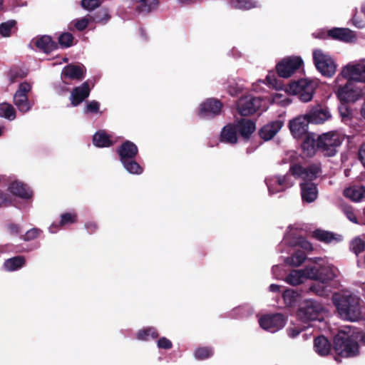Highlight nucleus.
Instances as JSON below:
<instances>
[{
    "mask_svg": "<svg viewBox=\"0 0 365 365\" xmlns=\"http://www.w3.org/2000/svg\"><path fill=\"white\" fill-rule=\"evenodd\" d=\"M365 65L349 63L334 81V89L340 102L351 103L365 96Z\"/></svg>",
    "mask_w": 365,
    "mask_h": 365,
    "instance_id": "1",
    "label": "nucleus"
},
{
    "mask_svg": "<svg viewBox=\"0 0 365 365\" xmlns=\"http://www.w3.org/2000/svg\"><path fill=\"white\" fill-rule=\"evenodd\" d=\"M361 299L354 294H335L333 302L341 317L345 320L357 321L361 317Z\"/></svg>",
    "mask_w": 365,
    "mask_h": 365,
    "instance_id": "2",
    "label": "nucleus"
},
{
    "mask_svg": "<svg viewBox=\"0 0 365 365\" xmlns=\"http://www.w3.org/2000/svg\"><path fill=\"white\" fill-rule=\"evenodd\" d=\"M334 350L336 354L334 359L338 362L341 357H354L359 353V343L353 335L340 331L334 338Z\"/></svg>",
    "mask_w": 365,
    "mask_h": 365,
    "instance_id": "3",
    "label": "nucleus"
},
{
    "mask_svg": "<svg viewBox=\"0 0 365 365\" xmlns=\"http://www.w3.org/2000/svg\"><path fill=\"white\" fill-rule=\"evenodd\" d=\"M317 83L307 78H301L288 84L286 91L292 94L298 95L299 100L307 103L310 101L314 94Z\"/></svg>",
    "mask_w": 365,
    "mask_h": 365,
    "instance_id": "4",
    "label": "nucleus"
},
{
    "mask_svg": "<svg viewBox=\"0 0 365 365\" xmlns=\"http://www.w3.org/2000/svg\"><path fill=\"white\" fill-rule=\"evenodd\" d=\"M343 141V138L336 131H330L317 136L318 149L324 155L332 157L336 155V148Z\"/></svg>",
    "mask_w": 365,
    "mask_h": 365,
    "instance_id": "5",
    "label": "nucleus"
},
{
    "mask_svg": "<svg viewBox=\"0 0 365 365\" xmlns=\"http://www.w3.org/2000/svg\"><path fill=\"white\" fill-rule=\"evenodd\" d=\"M313 61L317 70L324 77L331 78L334 76L337 64L332 57L321 49L313 51Z\"/></svg>",
    "mask_w": 365,
    "mask_h": 365,
    "instance_id": "6",
    "label": "nucleus"
},
{
    "mask_svg": "<svg viewBox=\"0 0 365 365\" xmlns=\"http://www.w3.org/2000/svg\"><path fill=\"white\" fill-rule=\"evenodd\" d=\"M304 64V61L300 56H290L283 58L275 66L277 75L284 78L291 77L297 72Z\"/></svg>",
    "mask_w": 365,
    "mask_h": 365,
    "instance_id": "7",
    "label": "nucleus"
},
{
    "mask_svg": "<svg viewBox=\"0 0 365 365\" xmlns=\"http://www.w3.org/2000/svg\"><path fill=\"white\" fill-rule=\"evenodd\" d=\"M308 278L322 284L332 281L336 277V269L329 265L307 266Z\"/></svg>",
    "mask_w": 365,
    "mask_h": 365,
    "instance_id": "8",
    "label": "nucleus"
},
{
    "mask_svg": "<svg viewBox=\"0 0 365 365\" xmlns=\"http://www.w3.org/2000/svg\"><path fill=\"white\" fill-rule=\"evenodd\" d=\"M322 310V307L319 303L308 299L300 304L297 315L301 321L307 322L317 319Z\"/></svg>",
    "mask_w": 365,
    "mask_h": 365,
    "instance_id": "9",
    "label": "nucleus"
},
{
    "mask_svg": "<svg viewBox=\"0 0 365 365\" xmlns=\"http://www.w3.org/2000/svg\"><path fill=\"white\" fill-rule=\"evenodd\" d=\"M259 324L263 329L274 333L284 327L286 318L280 313L267 314L259 318Z\"/></svg>",
    "mask_w": 365,
    "mask_h": 365,
    "instance_id": "10",
    "label": "nucleus"
},
{
    "mask_svg": "<svg viewBox=\"0 0 365 365\" xmlns=\"http://www.w3.org/2000/svg\"><path fill=\"white\" fill-rule=\"evenodd\" d=\"M31 89V86L29 83H21L14 95V103L21 113H25L31 108V104L28 98V93Z\"/></svg>",
    "mask_w": 365,
    "mask_h": 365,
    "instance_id": "11",
    "label": "nucleus"
},
{
    "mask_svg": "<svg viewBox=\"0 0 365 365\" xmlns=\"http://www.w3.org/2000/svg\"><path fill=\"white\" fill-rule=\"evenodd\" d=\"M222 103L217 98H207L203 101L199 108L198 115L202 118H213L220 115Z\"/></svg>",
    "mask_w": 365,
    "mask_h": 365,
    "instance_id": "12",
    "label": "nucleus"
},
{
    "mask_svg": "<svg viewBox=\"0 0 365 365\" xmlns=\"http://www.w3.org/2000/svg\"><path fill=\"white\" fill-rule=\"evenodd\" d=\"M262 100L259 97L245 96L240 98L237 101V110L242 116H247L254 114L261 107Z\"/></svg>",
    "mask_w": 365,
    "mask_h": 365,
    "instance_id": "13",
    "label": "nucleus"
},
{
    "mask_svg": "<svg viewBox=\"0 0 365 365\" xmlns=\"http://www.w3.org/2000/svg\"><path fill=\"white\" fill-rule=\"evenodd\" d=\"M311 123L307 115H299L289 122V128L292 135L295 139H301L304 135L309 133V124Z\"/></svg>",
    "mask_w": 365,
    "mask_h": 365,
    "instance_id": "14",
    "label": "nucleus"
},
{
    "mask_svg": "<svg viewBox=\"0 0 365 365\" xmlns=\"http://www.w3.org/2000/svg\"><path fill=\"white\" fill-rule=\"evenodd\" d=\"M290 171L293 175L307 180V182H311L317 178L322 170L320 166L317 164H312L307 168L299 164H294L291 166Z\"/></svg>",
    "mask_w": 365,
    "mask_h": 365,
    "instance_id": "15",
    "label": "nucleus"
},
{
    "mask_svg": "<svg viewBox=\"0 0 365 365\" xmlns=\"http://www.w3.org/2000/svg\"><path fill=\"white\" fill-rule=\"evenodd\" d=\"M319 38H329L344 42H351L355 36L351 30L347 28H333L329 29L326 34L322 32L319 34Z\"/></svg>",
    "mask_w": 365,
    "mask_h": 365,
    "instance_id": "16",
    "label": "nucleus"
},
{
    "mask_svg": "<svg viewBox=\"0 0 365 365\" xmlns=\"http://www.w3.org/2000/svg\"><path fill=\"white\" fill-rule=\"evenodd\" d=\"M86 73V69L83 65L70 63L63 68L61 78L65 83H67L66 79L81 81L85 78Z\"/></svg>",
    "mask_w": 365,
    "mask_h": 365,
    "instance_id": "17",
    "label": "nucleus"
},
{
    "mask_svg": "<svg viewBox=\"0 0 365 365\" xmlns=\"http://www.w3.org/2000/svg\"><path fill=\"white\" fill-rule=\"evenodd\" d=\"M311 123L320 124L331 118L329 108L325 106H317L306 113Z\"/></svg>",
    "mask_w": 365,
    "mask_h": 365,
    "instance_id": "18",
    "label": "nucleus"
},
{
    "mask_svg": "<svg viewBox=\"0 0 365 365\" xmlns=\"http://www.w3.org/2000/svg\"><path fill=\"white\" fill-rule=\"evenodd\" d=\"M91 92L89 83L87 81L83 82L81 86L75 87L71 94V103L73 106L80 105L86 98H87Z\"/></svg>",
    "mask_w": 365,
    "mask_h": 365,
    "instance_id": "19",
    "label": "nucleus"
},
{
    "mask_svg": "<svg viewBox=\"0 0 365 365\" xmlns=\"http://www.w3.org/2000/svg\"><path fill=\"white\" fill-rule=\"evenodd\" d=\"M284 123L281 120H276L262 126L258 131L259 137L264 140H269L280 130Z\"/></svg>",
    "mask_w": 365,
    "mask_h": 365,
    "instance_id": "20",
    "label": "nucleus"
},
{
    "mask_svg": "<svg viewBox=\"0 0 365 365\" xmlns=\"http://www.w3.org/2000/svg\"><path fill=\"white\" fill-rule=\"evenodd\" d=\"M314 133H309L303 136L301 148L307 157H313L318 149L317 138Z\"/></svg>",
    "mask_w": 365,
    "mask_h": 365,
    "instance_id": "21",
    "label": "nucleus"
},
{
    "mask_svg": "<svg viewBox=\"0 0 365 365\" xmlns=\"http://www.w3.org/2000/svg\"><path fill=\"white\" fill-rule=\"evenodd\" d=\"M116 153L118 154L121 162L131 158H135L138 154V148L134 143L127 140L118 147Z\"/></svg>",
    "mask_w": 365,
    "mask_h": 365,
    "instance_id": "22",
    "label": "nucleus"
},
{
    "mask_svg": "<svg viewBox=\"0 0 365 365\" xmlns=\"http://www.w3.org/2000/svg\"><path fill=\"white\" fill-rule=\"evenodd\" d=\"M9 192L15 196L24 200H29L33 197V192L30 187L19 181H14L9 186Z\"/></svg>",
    "mask_w": 365,
    "mask_h": 365,
    "instance_id": "23",
    "label": "nucleus"
},
{
    "mask_svg": "<svg viewBox=\"0 0 365 365\" xmlns=\"http://www.w3.org/2000/svg\"><path fill=\"white\" fill-rule=\"evenodd\" d=\"M237 127L235 123H229L223 127L220 135V140L222 143L235 144L237 143Z\"/></svg>",
    "mask_w": 365,
    "mask_h": 365,
    "instance_id": "24",
    "label": "nucleus"
},
{
    "mask_svg": "<svg viewBox=\"0 0 365 365\" xmlns=\"http://www.w3.org/2000/svg\"><path fill=\"white\" fill-rule=\"evenodd\" d=\"M301 195L303 201L312 202L318 195L317 185L312 182H305L300 183Z\"/></svg>",
    "mask_w": 365,
    "mask_h": 365,
    "instance_id": "25",
    "label": "nucleus"
},
{
    "mask_svg": "<svg viewBox=\"0 0 365 365\" xmlns=\"http://www.w3.org/2000/svg\"><path fill=\"white\" fill-rule=\"evenodd\" d=\"M240 135L246 140H249L255 131V123L251 120L242 118L236 123Z\"/></svg>",
    "mask_w": 365,
    "mask_h": 365,
    "instance_id": "26",
    "label": "nucleus"
},
{
    "mask_svg": "<svg viewBox=\"0 0 365 365\" xmlns=\"http://www.w3.org/2000/svg\"><path fill=\"white\" fill-rule=\"evenodd\" d=\"M331 342L323 335L316 337L314 340V349L322 356L328 355L331 350Z\"/></svg>",
    "mask_w": 365,
    "mask_h": 365,
    "instance_id": "27",
    "label": "nucleus"
},
{
    "mask_svg": "<svg viewBox=\"0 0 365 365\" xmlns=\"http://www.w3.org/2000/svg\"><path fill=\"white\" fill-rule=\"evenodd\" d=\"M36 46L41 51L46 53L58 49V43L53 41L50 36L44 35L38 38L35 42Z\"/></svg>",
    "mask_w": 365,
    "mask_h": 365,
    "instance_id": "28",
    "label": "nucleus"
},
{
    "mask_svg": "<svg viewBox=\"0 0 365 365\" xmlns=\"http://www.w3.org/2000/svg\"><path fill=\"white\" fill-rule=\"evenodd\" d=\"M93 143L98 148H108L114 144L110 135L104 130L97 131L93 136Z\"/></svg>",
    "mask_w": 365,
    "mask_h": 365,
    "instance_id": "29",
    "label": "nucleus"
},
{
    "mask_svg": "<svg viewBox=\"0 0 365 365\" xmlns=\"http://www.w3.org/2000/svg\"><path fill=\"white\" fill-rule=\"evenodd\" d=\"M267 184L270 194L284 191L289 186L287 182V178L285 175L277 176Z\"/></svg>",
    "mask_w": 365,
    "mask_h": 365,
    "instance_id": "30",
    "label": "nucleus"
},
{
    "mask_svg": "<svg viewBox=\"0 0 365 365\" xmlns=\"http://www.w3.org/2000/svg\"><path fill=\"white\" fill-rule=\"evenodd\" d=\"M306 279H309L307 267L304 269L291 271L286 277V282L292 286H296L303 283Z\"/></svg>",
    "mask_w": 365,
    "mask_h": 365,
    "instance_id": "31",
    "label": "nucleus"
},
{
    "mask_svg": "<svg viewBox=\"0 0 365 365\" xmlns=\"http://www.w3.org/2000/svg\"><path fill=\"white\" fill-rule=\"evenodd\" d=\"M344 195L354 202H359L365 198V187L353 186L344 190Z\"/></svg>",
    "mask_w": 365,
    "mask_h": 365,
    "instance_id": "32",
    "label": "nucleus"
},
{
    "mask_svg": "<svg viewBox=\"0 0 365 365\" xmlns=\"http://www.w3.org/2000/svg\"><path fill=\"white\" fill-rule=\"evenodd\" d=\"M78 216L75 212H64L61 215V220L58 225L52 224L49 227L51 232H56L58 227H63L66 225L73 224L77 222Z\"/></svg>",
    "mask_w": 365,
    "mask_h": 365,
    "instance_id": "33",
    "label": "nucleus"
},
{
    "mask_svg": "<svg viewBox=\"0 0 365 365\" xmlns=\"http://www.w3.org/2000/svg\"><path fill=\"white\" fill-rule=\"evenodd\" d=\"M26 264V258L24 256L18 255L6 259L4 267L6 271L13 272L23 267Z\"/></svg>",
    "mask_w": 365,
    "mask_h": 365,
    "instance_id": "34",
    "label": "nucleus"
},
{
    "mask_svg": "<svg viewBox=\"0 0 365 365\" xmlns=\"http://www.w3.org/2000/svg\"><path fill=\"white\" fill-rule=\"evenodd\" d=\"M307 255L304 251L297 250L292 256L287 257L285 262L291 266L299 267L306 259Z\"/></svg>",
    "mask_w": 365,
    "mask_h": 365,
    "instance_id": "35",
    "label": "nucleus"
},
{
    "mask_svg": "<svg viewBox=\"0 0 365 365\" xmlns=\"http://www.w3.org/2000/svg\"><path fill=\"white\" fill-rule=\"evenodd\" d=\"M16 116V110L11 104L6 102L0 103V117L12 120Z\"/></svg>",
    "mask_w": 365,
    "mask_h": 365,
    "instance_id": "36",
    "label": "nucleus"
},
{
    "mask_svg": "<svg viewBox=\"0 0 365 365\" xmlns=\"http://www.w3.org/2000/svg\"><path fill=\"white\" fill-rule=\"evenodd\" d=\"M159 334L154 327H148L140 329L137 333V339L142 341H148L150 339H155Z\"/></svg>",
    "mask_w": 365,
    "mask_h": 365,
    "instance_id": "37",
    "label": "nucleus"
},
{
    "mask_svg": "<svg viewBox=\"0 0 365 365\" xmlns=\"http://www.w3.org/2000/svg\"><path fill=\"white\" fill-rule=\"evenodd\" d=\"M124 168L131 174L139 175L143 171V168L135 160V158L121 161Z\"/></svg>",
    "mask_w": 365,
    "mask_h": 365,
    "instance_id": "38",
    "label": "nucleus"
},
{
    "mask_svg": "<svg viewBox=\"0 0 365 365\" xmlns=\"http://www.w3.org/2000/svg\"><path fill=\"white\" fill-rule=\"evenodd\" d=\"M299 294L293 289H286L282 294V299L286 306L292 307L298 301Z\"/></svg>",
    "mask_w": 365,
    "mask_h": 365,
    "instance_id": "39",
    "label": "nucleus"
},
{
    "mask_svg": "<svg viewBox=\"0 0 365 365\" xmlns=\"http://www.w3.org/2000/svg\"><path fill=\"white\" fill-rule=\"evenodd\" d=\"M313 236L317 240L326 243L331 242L332 240L336 239V235L333 232L319 229L314 231Z\"/></svg>",
    "mask_w": 365,
    "mask_h": 365,
    "instance_id": "40",
    "label": "nucleus"
},
{
    "mask_svg": "<svg viewBox=\"0 0 365 365\" xmlns=\"http://www.w3.org/2000/svg\"><path fill=\"white\" fill-rule=\"evenodd\" d=\"M232 7L237 9L248 10L257 6V3L253 0H230Z\"/></svg>",
    "mask_w": 365,
    "mask_h": 365,
    "instance_id": "41",
    "label": "nucleus"
},
{
    "mask_svg": "<svg viewBox=\"0 0 365 365\" xmlns=\"http://www.w3.org/2000/svg\"><path fill=\"white\" fill-rule=\"evenodd\" d=\"M91 20L96 23L106 24L110 19V15L106 9H102L96 11L93 16H90Z\"/></svg>",
    "mask_w": 365,
    "mask_h": 365,
    "instance_id": "42",
    "label": "nucleus"
},
{
    "mask_svg": "<svg viewBox=\"0 0 365 365\" xmlns=\"http://www.w3.org/2000/svg\"><path fill=\"white\" fill-rule=\"evenodd\" d=\"M213 349L209 346L198 347L194 352L195 357L198 360H205L213 355Z\"/></svg>",
    "mask_w": 365,
    "mask_h": 365,
    "instance_id": "43",
    "label": "nucleus"
},
{
    "mask_svg": "<svg viewBox=\"0 0 365 365\" xmlns=\"http://www.w3.org/2000/svg\"><path fill=\"white\" fill-rule=\"evenodd\" d=\"M140 3L138 10L139 12L149 13L158 6V0H138Z\"/></svg>",
    "mask_w": 365,
    "mask_h": 365,
    "instance_id": "44",
    "label": "nucleus"
},
{
    "mask_svg": "<svg viewBox=\"0 0 365 365\" xmlns=\"http://www.w3.org/2000/svg\"><path fill=\"white\" fill-rule=\"evenodd\" d=\"M74 37L72 34L69 32H64L61 34L58 38V46L61 48H69L73 45Z\"/></svg>",
    "mask_w": 365,
    "mask_h": 365,
    "instance_id": "45",
    "label": "nucleus"
},
{
    "mask_svg": "<svg viewBox=\"0 0 365 365\" xmlns=\"http://www.w3.org/2000/svg\"><path fill=\"white\" fill-rule=\"evenodd\" d=\"M349 103L340 102L338 107L339 113L342 121H347L351 118L352 111L348 106Z\"/></svg>",
    "mask_w": 365,
    "mask_h": 365,
    "instance_id": "46",
    "label": "nucleus"
},
{
    "mask_svg": "<svg viewBox=\"0 0 365 365\" xmlns=\"http://www.w3.org/2000/svg\"><path fill=\"white\" fill-rule=\"evenodd\" d=\"M16 26L15 20H9L0 24V34L4 37H9L11 36V29Z\"/></svg>",
    "mask_w": 365,
    "mask_h": 365,
    "instance_id": "47",
    "label": "nucleus"
},
{
    "mask_svg": "<svg viewBox=\"0 0 365 365\" xmlns=\"http://www.w3.org/2000/svg\"><path fill=\"white\" fill-rule=\"evenodd\" d=\"M292 245L299 247L307 251H312L313 250L312 243L303 237H298L294 239L292 242Z\"/></svg>",
    "mask_w": 365,
    "mask_h": 365,
    "instance_id": "48",
    "label": "nucleus"
},
{
    "mask_svg": "<svg viewBox=\"0 0 365 365\" xmlns=\"http://www.w3.org/2000/svg\"><path fill=\"white\" fill-rule=\"evenodd\" d=\"M351 249L356 255H359L365 250V242L361 238L356 237L351 241Z\"/></svg>",
    "mask_w": 365,
    "mask_h": 365,
    "instance_id": "49",
    "label": "nucleus"
},
{
    "mask_svg": "<svg viewBox=\"0 0 365 365\" xmlns=\"http://www.w3.org/2000/svg\"><path fill=\"white\" fill-rule=\"evenodd\" d=\"M26 73H24L21 69L18 68H11L8 73V76L9 78L11 83H14L17 81L19 79L24 78L26 76Z\"/></svg>",
    "mask_w": 365,
    "mask_h": 365,
    "instance_id": "50",
    "label": "nucleus"
},
{
    "mask_svg": "<svg viewBox=\"0 0 365 365\" xmlns=\"http://www.w3.org/2000/svg\"><path fill=\"white\" fill-rule=\"evenodd\" d=\"M42 232L41 230L34 227L28 230L25 235H23L20 238L24 241L29 242L36 239Z\"/></svg>",
    "mask_w": 365,
    "mask_h": 365,
    "instance_id": "51",
    "label": "nucleus"
},
{
    "mask_svg": "<svg viewBox=\"0 0 365 365\" xmlns=\"http://www.w3.org/2000/svg\"><path fill=\"white\" fill-rule=\"evenodd\" d=\"M309 289L310 292L320 297L326 295L327 293L325 286L322 283L313 284L309 287Z\"/></svg>",
    "mask_w": 365,
    "mask_h": 365,
    "instance_id": "52",
    "label": "nucleus"
},
{
    "mask_svg": "<svg viewBox=\"0 0 365 365\" xmlns=\"http://www.w3.org/2000/svg\"><path fill=\"white\" fill-rule=\"evenodd\" d=\"M101 2L100 0H82L81 6L87 10H93L100 6Z\"/></svg>",
    "mask_w": 365,
    "mask_h": 365,
    "instance_id": "53",
    "label": "nucleus"
},
{
    "mask_svg": "<svg viewBox=\"0 0 365 365\" xmlns=\"http://www.w3.org/2000/svg\"><path fill=\"white\" fill-rule=\"evenodd\" d=\"M90 21V17H83L82 19L76 20L74 26L78 31H82L87 28Z\"/></svg>",
    "mask_w": 365,
    "mask_h": 365,
    "instance_id": "54",
    "label": "nucleus"
},
{
    "mask_svg": "<svg viewBox=\"0 0 365 365\" xmlns=\"http://www.w3.org/2000/svg\"><path fill=\"white\" fill-rule=\"evenodd\" d=\"M158 347L163 349H170L173 347V343L166 337H160L157 342Z\"/></svg>",
    "mask_w": 365,
    "mask_h": 365,
    "instance_id": "55",
    "label": "nucleus"
},
{
    "mask_svg": "<svg viewBox=\"0 0 365 365\" xmlns=\"http://www.w3.org/2000/svg\"><path fill=\"white\" fill-rule=\"evenodd\" d=\"M100 103L96 101L89 102L85 108L86 113H97L99 111Z\"/></svg>",
    "mask_w": 365,
    "mask_h": 365,
    "instance_id": "56",
    "label": "nucleus"
},
{
    "mask_svg": "<svg viewBox=\"0 0 365 365\" xmlns=\"http://www.w3.org/2000/svg\"><path fill=\"white\" fill-rule=\"evenodd\" d=\"M344 214L346 215V217L352 222L357 224L358 220L357 217L354 212V210L350 206H346L344 208Z\"/></svg>",
    "mask_w": 365,
    "mask_h": 365,
    "instance_id": "57",
    "label": "nucleus"
},
{
    "mask_svg": "<svg viewBox=\"0 0 365 365\" xmlns=\"http://www.w3.org/2000/svg\"><path fill=\"white\" fill-rule=\"evenodd\" d=\"M7 230L10 235H18L21 232V226L18 224L10 223L7 226Z\"/></svg>",
    "mask_w": 365,
    "mask_h": 365,
    "instance_id": "58",
    "label": "nucleus"
},
{
    "mask_svg": "<svg viewBox=\"0 0 365 365\" xmlns=\"http://www.w3.org/2000/svg\"><path fill=\"white\" fill-rule=\"evenodd\" d=\"M287 331L288 335L292 338H294V337L297 336L302 331V330L299 327H289L287 329Z\"/></svg>",
    "mask_w": 365,
    "mask_h": 365,
    "instance_id": "59",
    "label": "nucleus"
},
{
    "mask_svg": "<svg viewBox=\"0 0 365 365\" xmlns=\"http://www.w3.org/2000/svg\"><path fill=\"white\" fill-rule=\"evenodd\" d=\"M85 227L90 234H92L97 230L98 225L96 222H89L86 223Z\"/></svg>",
    "mask_w": 365,
    "mask_h": 365,
    "instance_id": "60",
    "label": "nucleus"
},
{
    "mask_svg": "<svg viewBox=\"0 0 365 365\" xmlns=\"http://www.w3.org/2000/svg\"><path fill=\"white\" fill-rule=\"evenodd\" d=\"M359 158L365 167V143H363L359 148Z\"/></svg>",
    "mask_w": 365,
    "mask_h": 365,
    "instance_id": "61",
    "label": "nucleus"
},
{
    "mask_svg": "<svg viewBox=\"0 0 365 365\" xmlns=\"http://www.w3.org/2000/svg\"><path fill=\"white\" fill-rule=\"evenodd\" d=\"M10 203L8 201L7 195L2 192H0V207L7 206Z\"/></svg>",
    "mask_w": 365,
    "mask_h": 365,
    "instance_id": "62",
    "label": "nucleus"
},
{
    "mask_svg": "<svg viewBox=\"0 0 365 365\" xmlns=\"http://www.w3.org/2000/svg\"><path fill=\"white\" fill-rule=\"evenodd\" d=\"M267 81L269 82V84H272L277 89L281 88V86H277V80L274 76L272 77L269 75H268L267 76Z\"/></svg>",
    "mask_w": 365,
    "mask_h": 365,
    "instance_id": "63",
    "label": "nucleus"
},
{
    "mask_svg": "<svg viewBox=\"0 0 365 365\" xmlns=\"http://www.w3.org/2000/svg\"><path fill=\"white\" fill-rule=\"evenodd\" d=\"M279 289H280V287L279 285H277V284H272L269 286V291H271L272 292H279Z\"/></svg>",
    "mask_w": 365,
    "mask_h": 365,
    "instance_id": "64",
    "label": "nucleus"
}]
</instances>
